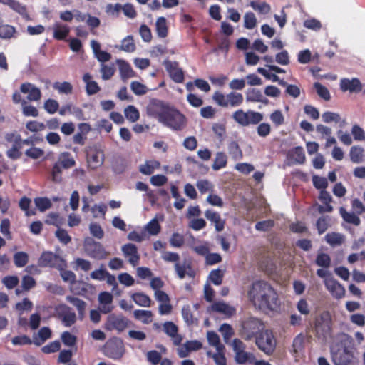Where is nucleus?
Wrapping results in <instances>:
<instances>
[{"mask_svg": "<svg viewBox=\"0 0 365 365\" xmlns=\"http://www.w3.org/2000/svg\"><path fill=\"white\" fill-rule=\"evenodd\" d=\"M250 302L256 309L262 312H276L280 307V300L275 289L267 282L256 281L247 292Z\"/></svg>", "mask_w": 365, "mask_h": 365, "instance_id": "nucleus-1", "label": "nucleus"}, {"mask_svg": "<svg viewBox=\"0 0 365 365\" xmlns=\"http://www.w3.org/2000/svg\"><path fill=\"white\" fill-rule=\"evenodd\" d=\"M160 123L172 130L180 131L186 127L187 118L178 110L171 106Z\"/></svg>", "mask_w": 365, "mask_h": 365, "instance_id": "nucleus-2", "label": "nucleus"}, {"mask_svg": "<svg viewBox=\"0 0 365 365\" xmlns=\"http://www.w3.org/2000/svg\"><path fill=\"white\" fill-rule=\"evenodd\" d=\"M263 324L255 317H249L242 322L240 335L246 341L258 336L263 330Z\"/></svg>", "mask_w": 365, "mask_h": 365, "instance_id": "nucleus-3", "label": "nucleus"}, {"mask_svg": "<svg viewBox=\"0 0 365 365\" xmlns=\"http://www.w3.org/2000/svg\"><path fill=\"white\" fill-rule=\"evenodd\" d=\"M232 118L239 125L245 127L251 124H258L263 120L264 116L262 113L259 112L251 110L244 111L243 110L240 109L233 113Z\"/></svg>", "mask_w": 365, "mask_h": 365, "instance_id": "nucleus-4", "label": "nucleus"}, {"mask_svg": "<svg viewBox=\"0 0 365 365\" xmlns=\"http://www.w3.org/2000/svg\"><path fill=\"white\" fill-rule=\"evenodd\" d=\"M170 106L156 98H152L146 106L148 116L155 118L160 123L170 108Z\"/></svg>", "mask_w": 365, "mask_h": 365, "instance_id": "nucleus-5", "label": "nucleus"}, {"mask_svg": "<svg viewBox=\"0 0 365 365\" xmlns=\"http://www.w3.org/2000/svg\"><path fill=\"white\" fill-rule=\"evenodd\" d=\"M103 352L105 356L110 359H120L125 352L123 341L118 337L108 340L103 347Z\"/></svg>", "mask_w": 365, "mask_h": 365, "instance_id": "nucleus-6", "label": "nucleus"}, {"mask_svg": "<svg viewBox=\"0 0 365 365\" xmlns=\"http://www.w3.org/2000/svg\"><path fill=\"white\" fill-rule=\"evenodd\" d=\"M255 344L264 354L271 355L275 350L277 342L272 331L265 330L256 337Z\"/></svg>", "mask_w": 365, "mask_h": 365, "instance_id": "nucleus-7", "label": "nucleus"}, {"mask_svg": "<svg viewBox=\"0 0 365 365\" xmlns=\"http://www.w3.org/2000/svg\"><path fill=\"white\" fill-rule=\"evenodd\" d=\"M38 264L40 267H55L58 269H63L66 266L61 256L51 252H43L38 259Z\"/></svg>", "mask_w": 365, "mask_h": 365, "instance_id": "nucleus-8", "label": "nucleus"}, {"mask_svg": "<svg viewBox=\"0 0 365 365\" xmlns=\"http://www.w3.org/2000/svg\"><path fill=\"white\" fill-rule=\"evenodd\" d=\"M130 321L122 314H110L107 317L104 327L106 330L124 331L129 325Z\"/></svg>", "mask_w": 365, "mask_h": 365, "instance_id": "nucleus-9", "label": "nucleus"}, {"mask_svg": "<svg viewBox=\"0 0 365 365\" xmlns=\"http://www.w3.org/2000/svg\"><path fill=\"white\" fill-rule=\"evenodd\" d=\"M314 329L318 337L326 338L331 332V319L329 313H322L315 322Z\"/></svg>", "mask_w": 365, "mask_h": 365, "instance_id": "nucleus-10", "label": "nucleus"}, {"mask_svg": "<svg viewBox=\"0 0 365 365\" xmlns=\"http://www.w3.org/2000/svg\"><path fill=\"white\" fill-rule=\"evenodd\" d=\"M85 250L91 257L98 260L106 259L108 255V252L105 250L102 245L93 240L86 242Z\"/></svg>", "mask_w": 365, "mask_h": 365, "instance_id": "nucleus-11", "label": "nucleus"}, {"mask_svg": "<svg viewBox=\"0 0 365 365\" xmlns=\"http://www.w3.org/2000/svg\"><path fill=\"white\" fill-rule=\"evenodd\" d=\"M331 356L335 365H349L353 359L351 351L346 347L338 349L336 351L332 349Z\"/></svg>", "mask_w": 365, "mask_h": 365, "instance_id": "nucleus-12", "label": "nucleus"}, {"mask_svg": "<svg viewBox=\"0 0 365 365\" xmlns=\"http://www.w3.org/2000/svg\"><path fill=\"white\" fill-rule=\"evenodd\" d=\"M56 311L65 327H71L76 322V315L70 307L60 304L57 307Z\"/></svg>", "mask_w": 365, "mask_h": 365, "instance_id": "nucleus-13", "label": "nucleus"}, {"mask_svg": "<svg viewBox=\"0 0 365 365\" xmlns=\"http://www.w3.org/2000/svg\"><path fill=\"white\" fill-rule=\"evenodd\" d=\"M327 289L336 299H341L345 295L344 287L333 277L326 278L324 281Z\"/></svg>", "mask_w": 365, "mask_h": 365, "instance_id": "nucleus-14", "label": "nucleus"}, {"mask_svg": "<svg viewBox=\"0 0 365 365\" xmlns=\"http://www.w3.org/2000/svg\"><path fill=\"white\" fill-rule=\"evenodd\" d=\"M87 161L88 166L92 169L101 166L104 161L103 152L97 148H91L87 154Z\"/></svg>", "mask_w": 365, "mask_h": 365, "instance_id": "nucleus-15", "label": "nucleus"}, {"mask_svg": "<svg viewBox=\"0 0 365 365\" xmlns=\"http://www.w3.org/2000/svg\"><path fill=\"white\" fill-rule=\"evenodd\" d=\"M121 251L123 255L128 258V262L133 267H135L138 264L140 261V255L135 245L132 243L125 244L122 246Z\"/></svg>", "mask_w": 365, "mask_h": 365, "instance_id": "nucleus-16", "label": "nucleus"}, {"mask_svg": "<svg viewBox=\"0 0 365 365\" xmlns=\"http://www.w3.org/2000/svg\"><path fill=\"white\" fill-rule=\"evenodd\" d=\"M163 65L175 82L182 83L184 81L183 71L181 68H178V63L165 60L163 62Z\"/></svg>", "mask_w": 365, "mask_h": 365, "instance_id": "nucleus-17", "label": "nucleus"}, {"mask_svg": "<svg viewBox=\"0 0 365 365\" xmlns=\"http://www.w3.org/2000/svg\"><path fill=\"white\" fill-rule=\"evenodd\" d=\"M20 91L23 93H28L27 99L29 101H38L41 98V90L31 83H24L20 86Z\"/></svg>", "mask_w": 365, "mask_h": 365, "instance_id": "nucleus-18", "label": "nucleus"}, {"mask_svg": "<svg viewBox=\"0 0 365 365\" xmlns=\"http://www.w3.org/2000/svg\"><path fill=\"white\" fill-rule=\"evenodd\" d=\"M340 88L343 91H349L351 93H358L361 91L362 85L357 78H342L340 81Z\"/></svg>", "mask_w": 365, "mask_h": 365, "instance_id": "nucleus-19", "label": "nucleus"}, {"mask_svg": "<svg viewBox=\"0 0 365 365\" xmlns=\"http://www.w3.org/2000/svg\"><path fill=\"white\" fill-rule=\"evenodd\" d=\"M0 4L8 6L11 9L20 14L26 20L30 19L26 6L16 0H0Z\"/></svg>", "mask_w": 365, "mask_h": 365, "instance_id": "nucleus-20", "label": "nucleus"}, {"mask_svg": "<svg viewBox=\"0 0 365 365\" xmlns=\"http://www.w3.org/2000/svg\"><path fill=\"white\" fill-rule=\"evenodd\" d=\"M163 331L169 336L175 345H179L182 339L180 335L178 334V327L172 322H165L163 324Z\"/></svg>", "mask_w": 365, "mask_h": 365, "instance_id": "nucleus-21", "label": "nucleus"}, {"mask_svg": "<svg viewBox=\"0 0 365 365\" xmlns=\"http://www.w3.org/2000/svg\"><path fill=\"white\" fill-rule=\"evenodd\" d=\"M205 216L215 225L216 231L221 232L224 230L225 220L221 218L218 212L208 210L205 212Z\"/></svg>", "mask_w": 365, "mask_h": 365, "instance_id": "nucleus-22", "label": "nucleus"}, {"mask_svg": "<svg viewBox=\"0 0 365 365\" xmlns=\"http://www.w3.org/2000/svg\"><path fill=\"white\" fill-rule=\"evenodd\" d=\"M246 101L247 102H260L266 105L269 103V100L264 96L260 90L257 88L247 89Z\"/></svg>", "mask_w": 365, "mask_h": 365, "instance_id": "nucleus-23", "label": "nucleus"}, {"mask_svg": "<svg viewBox=\"0 0 365 365\" xmlns=\"http://www.w3.org/2000/svg\"><path fill=\"white\" fill-rule=\"evenodd\" d=\"M174 268L178 277L180 279H184L186 275H188L190 277H193L191 266L186 262H184L183 263H180L179 262L175 263Z\"/></svg>", "mask_w": 365, "mask_h": 365, "instance_id": "nucleus-24", "label": "nucleus"}, {"mask_svg": "<svg viewBox=\"0 0 365 365\" xmlns=\"http://www.w3.org/2000/svg\"><path fill=\"white\" fill-rule=\"evenodd\" d=\"M326 242L331 247L341 245L345 242V236L339 232H329L325 235Z\"/></svg>", "mask_w": 365, "mask_h": 365, "instance_id": "nucleus-25", "label": "nucleus"}, {"mask_svg": "<svg viewBox=\"0 0 365 365\" xmlns=\"http://www.w3.org/2000/svg\"><path fill=\"white\" fill-rule=\"evenodd\" d=\"M66 301L72 304L74 307H76L78 312V317L81 320L84 318L85 316V310H86V302L77 297H74L72 296H67L66 297Z\"/></svg>", "mask_w": 365, "mask_h": 365, "instance_id": "nucleus-26", "label": "nucleus"}, {"mask_svg": "<svg viewBox=\"0 0 365 365\" xmlns=\"http://www.w3.org/2000/svg\"><path fill=\"white\" fill-rule=\"evenodd\" d=\"M133 316L143 324H148L152 322L153 314L150 310L136 309L133 312Z\"/></svg>", "mask_w": 365, "mask_h": 365, "instance_id": "nucleus-27", "label": "nucleus"}, {"mask_svg": "<svg viewBox=\"0 0 365 365\" xmlns=\"http://www.w3.org/2000/svg\"><path fill=\"white\" fill-rule=\"evenodd\" d=\"M210 309L214 312L222 313L227 316H232L235 312L233 307L222 302L212 304Z\"/></svg>", "mask_w": 365, "mask_h": 365, "instance_id": "nucleus-28", "label": "nucleus"}, {"mask_svg": "<svg viewBox=\"0 0 365 365\" xmlns=\"http://www.w3.org/2000/svg\"><path fill=\"white\" fill-rule=\"evenodd\" d=\"M53 37L58 40L64 39L69 34L70 29L68 26L60 23H56L53 26Z\"/></svg>", "mask_w": 365, "mask_h": 365, "instance_id": "nucleus-29", "label": "nucleus"}, {"mask_svg": "<svg viewBox=\"0 0 365 365\" xmlns=\"http://www.w3.org/2000/svg\"><path fill=\"white\" fill-rule=\"evenodd\" d=\"M364 150L359 145L352 146L350 149L349 156L351 160L354 163H361L364 161Z\"/></svg>", "mask_w": 365, "mask_h": 365, "instance_id": "nucleus-30", "label": "nucleus"}, {"mask_svg": "<svg viewBox=\"0 0 365 365\" xmlns=\"http://www.w3.org/2000/svg\"><path fill=\"white\" fill-rule=\"evenodd\" d=\"M56 163H58V165L63 168L68 169L75 165V160L69 153L63 152L59 155L58 161Z\"/></svg>", "mask_w": 365, "mask_h": 365, "instance_id": "nucleus-31", "label": "nucleus"}, {"mask_svg": "<svg viewBox=\"0 0 365 365\" xmlns=\"http://www.w3.org/2000/svg\"><path fill=\"white\" fill-rule=\"evenodd\" d=\"M51 336V331L48 327H43L38 332L37 336L34 337V343L37 345H41L46 340Z\"/></svg>", "mask_w": 365, "mask_h": 365, "instance_id": "nucleus-32", "label": "nucleus"}, {"mask_svg": "<svg viewBox=\"0 0 365 365\" xmlns=\"http://www.w3.org/2000/svg\"><path fill=\"white\" fill-rule=\"evenodd\" d=\"M132 299L136 304L144 307H150L151 305L150 298L145 294L142 292L134 293Z\"/></svg>", "mask_w": 365, "mask_h": 365, "instance_id": "nucleus-33", "label": "nucleus"}, {"mask_svg": "<svg viewBox=\"0 0 365 365\" xmlns=\"http://www.w3.org/2000/svg\"><path fill=\"white\" fill-rule=\"evenodd\" d=\"M340 214L344 219L348 223L353 224L356 226H358L361 223L360 218L353 212H348L344 207H340Z\"/></svg>", "mask_w": 365, "mask_h": 365, "instance_id": "nucleus-34", "label": "nucleus"}, {"mask_svg": "<svg viewBox=\"0 0 365 365\" xmlns=\"http://www.w3.org/2000/svg\"><path fill=\"white\" fill-rule=\"evenodd\" d=\"M228 153L235 160H241L243 157L242 152L236 141H231L227 146Z\"/></svg>", "mask_w": 365, "mask_h": 365, "instance_id": "nucleus-35", "label": "nucleus"}, {"mask_svg": "<svg viewBox=\"0 0 365 365\" xmlns=\"http://www.w3.org/2000/svg\"><path fill=\"white\" fill-rule=\"evenodd\" d=\"M304 341L305 337L304 334H299L294 339L292 342V351L295 354L302 353L304 349Z\"/></svg>", "mask_w": 365, "mask_h": 365, "instance_id": "nucleus-36", "label": "nucleus"}, {"mask_svg": "<svg viewBox=\"0 0 365 365\" xmlns=\"http://www.w3.org/2000/svg\"><path fill=\"white\" fill-rule=\"evenodd\" d=\"M160 164L157 160L146 161L145 164L140 166V171L145 175H150L154 170L160 167Z\"/></svg>", "mask_w": 365, "mask_h": 365, "instance_id": "nucleus-37", "label": "nucleus"}, {"mask_svg": "<svg viewBox=\"0 0 365 365\" xmlns=\"http://www.w3.org/2000/svg\"><path fill=\"white\" fill-rule=\"evenodd\" d=\"M227 165V155L222 152H217L216 153L212 168L214 170H218L223 168Z\"/></svg>", "mask_w": 365, "mask_h": 365, "instance_id": "nucleus-38", "label": "nucleus"}, {"mask_svg": "<svg viewBox=\"0 0 365 365\" xmlns=\"http://www.w3.org/2000/svg\"><path fill=\"white\" fill-rule=\"evenodd\" d=\"M227 106L236 107L243 102V96L241 93L231 92L227 95Z\"/></svg>", "mask_w": 365, "mask_h": 365, "instance_id": "nucleus-39", "label": "nucleus"}, {"mask_svg": "<svg viewBox=\"0 0 365 365\" xmlns=\"http://www.w3.org/2000/svg\"><path fill=\"white\" fill-rule=\"evenodd\" d=\"M207 339L209 344L216 349H225V346L220 343L219 336L214 331H207Z\"/></svg>", "mask_w": 365, "mask_h": 365, "instance_id": "nucleus-40", "label": "nucleus"}, {"mask_svg": "<svg viewBox=\"0 0 365 365\" xmlns=\"http://www.w3.org/2000/svg\"><path fill=\"white\" fill-rule=\"evenodd\" d=\"M156 32L160 38H165L168 35V27L166 19L164 17H159L155 23Z\"/></svg>", "mask_w": 365, "mask_h": 365, "instance_id": "nucleus-41", "label": "nucleus"}, {"mask_svg": "<svg viewBox=\"0 0 365 365\" xmlns=\"http://www.w3.org/2000/svg\"><path fill=\"white\" fill-rule=\"evenodd\" d=\"M119 48L128 53L134 52L135 50V45L134 43L133 36L129 35L124 38L121 41Z\"/></svg>", "mask_w": 365, "mask_h": 365, "instance_id": "nucleus-42", "label": "nucleus"}, {"mask_svg": "<svg viewBox=\"0 0 365 365\" xmlns=\"http://www.w3.org/2000/svg\"><path fill=\"white\" fill-rule=\"evenodd\" d=\"M16 29L13 26L9 24L0 25V38L4 39H9L14 36Z\"/></svg>", "mask_w": 365, "mask_h": 365, "instance_id": "nucleus-43", "label": "nucleus"}, {"mask_svg": "<svg viewBox=\"0 0 365 365\" xmlns=\"http://www.w3.org/2000/svg\"><path fill=\"white\" fill-rule=\"evenodd\" d=\"M125 118L130 122L134 123L140 118V113L134 106H128L124 110Z\"/></svg>", "mask_w": 365, "mask_h": 365, "instance_id": "nucleus-44", "label": "nucleus"}, {"mask_svg": "<svg viewBox=\"0 0 365 365\" xmlns=\"http://www.w3.org/2000/svg\"><path fill=\"white\" fill-rule=\"evenodd\" d=\"M235 361L240 364H243L247 362L252 363L255 361V357L252 353L243 351L240 353H237L235 355Z\"/></svg>", "mask_w": 365, "mask_h": 365, "instance_id": "nucleus-45", "label": "nucleus"}, {"mask_svg": "<svg viewBox=\"0 0 365 365\" xmlns=\"http://www.w3.org/2000/svg\"><path fill=\"white\" fill-rule=\"evenodd\" d=\"M29 262V255L24 252H17L14 255V263L17 267H24Z\"/></svg>", "mask_w": 365, "mask_h": 365, "instance_id": "nucleus-46", "label": "nucleus"}, {"mask_svg": "<svg viewBox=\"0 0 365 365\" xmlns=\"http://www.w3.org/2000/svg\"><path fill=\"white\" fill-rule=\"evenodd\" d=\"M160 225L157 219L151 220L145 226L146 230L151 235H157L160 232Z\"/></svg>", "mask_w": 365, "mask_h": 365, "instance_id": "nucleus-47", "label": "nucleus"}, {"mask_svg": "<svg viewBox=\"0 0 365 365\" xmlns=\"http://www.w3.org/2000/svg\"><path fill=\"white\" fill-rule=\"evenodd\" d=\"M53 87L60 93L68 94L71 93L73 91L72 85L67 81H64L63 83L56 82L53 83Z\"/></svg>", "mask_w": 365, "mask_h": 365, "instance_id": "nucleus-48", "label": "nucleus"}, {"mask_svg": "<svg viewBox=\"0 0 365 365\" xmlns=\"http://www.w3.org/2000/svg\"><path fill=\"white\" fill-rule=\"evenodd\" d=\"M34 203L41 212H44L52 205L51 200L47 197H36L34 199Z\"/></svg>", "mask_w": 365, "mask_h": 365, "instance_id": "nucleus-49", "label": "nucleus"}, {"mask_svg": "<svg viewBox=\"0 0 365 365\" xmlns=\"http://www.w3.org/2000/svg\"><path fill=\"white\" fill-rule=\"evenodd\" d=\"M21 106L22 112L25 116L37 117L38 115V111L36 108L31 105H27L25 100L21 101Z\"/></svg>", "mask_w": 365, "mask_h": 365, "instance_id": "nucleus-50", "label": "nucleus"}, {"mask_svg": "<svg viewBox=\"0 0 365 365\" xmlns=\"http://www.w3.org/2000/svg\"><path fill=\"white\" fill-rule=\"evenodd\" d=\"M314 88H315L318 96L322 98L325 101H329L330 99V93L324 86L319 82H316L314 83Z\"/></svg>", "mask_w": 365, "mask_h": 365, "instance_id": "nucleus-51", "label": "nucleus"}, {"mask_svg": "<svg viewBox=\"0 0 365 365\" xmlns=\"http://www.w3.org/2000/svg\"><path fill=\"white\" fill-rule=\"evenodd\" d=\"M169 242L173 247L179 248L185 244V238L182 235L175 232L171 235Z\"/></svg>", "mask_w": 365, "mask_h": 365, "instance_id": "nucleus-52", "label": "nucleus"}, {"mask_svg": "<svg viewBox=\"0 0 365 365\" xmlns=\"http://www.w3.org/2000/svg\"><path fill=\"white\" fill-rule=\"evenodd\" d=\"M257 25V19L252 12H247L244 16V26L247 29H252Z\"/></svg>", "mask_w": 365, "mask_h": 365, "instance_id": "nucleus-53", "label": "nucleus"}, {"mask_svg": "<svg viewBox=\"0 0 365 365\" xmlns=\"http://www.w3.org/2000/svg\"><path fill=\"white\" fill-rule=\"evenodd\" d=\"M61 166L58 163H55L51 170V180L55 183H60L62 182V170Z\"/></svg>", "mask_w": 365, "mask_h": 365, "instance_id": "nucleus-54", "label": "nucleus"}, {"mask_svg": "<svg viewBox=\"0 0 365 365\" xmlns=\"http://www.w3.org/2000/svg\"><path fill=\"white\" fill-rule=\"evenodd\" d=\"M223 272L221 269H217L210 272L209 274V279L215 285H220L222 282Z\"/></svg>", "mask_w": 365, "mask_h": 365, "instance_id": "nucleus-55", "label": "nucleus"}, {"mask_svg": "<svg viewBox=\"0 0 365 365\" xmlns=\"http://www.w3.org/2000/svg\"><path fill=\"white\" fill-rule=\"evenodd\" d=\"M43 108L49 114H54L59 108V104L57 101L49 98L44 103Z\"/></svg>", "mask_w": 365, "mask_h": 365, "instance_id": "nucleus-56", "label": "nucleus"}, {"mask_svg": "<svg viewBox=\"0 0 365 365\" xmlns=\"http://www.w3.org/2000/svg\"><path fill=\"white\" fill-rule=\"evenodd\" d=\"M130 88L132 91L138 96L144 95L147 93L148 88L144 85L138 81H133L130 83Z\"/></svg>", "mask_w": 365, "mask_h": 365, "instance_id": "nucleus-57", "label": "nucleus"}, {"mask_svg": "<svg viewBox=\"0 0 365 365\" xmlns=\"http://www.w3.org/2000/svg\"><path fill=\"white\" fill-rule=\"evenodd\" d=\"M270 120L277 127L282 125L284 123V117L279 110H277L270 114Z\"/></svg>", "mask_w": 365, "mask_h": 365, "instance_id": "nucleus-58", "label": "nucleus"}, {"mask_svg": "<svg viewBox=\"0 0 365 365\" xmlns=\"http://www.w3.org/2000/svg\"><path fill=\"white\" fill-rule=\"evenodd\" d=\"M196 186L202 194L212 191L213 188L212 184L207 180H198L196 183Z\"/></svg>", "mask_w": 365, "mask_h": 365, "instance_id": "nucleus-59", "label": "nucleus"}, {"mask_svg": "<svg viewBox=\"0 0 365 365\" xmlns=\"http://www.w3.org/2000/svg\"><path fill=\"white\" fill-rule=\"evenodd\" d=\"M316 264L319 267L327 268L331 264L330 257L327 254L320 253L317 257Z\"/></svg>", "mask_w": 365, "mask_h": 365, "instance_id": "nucleus-60", "label": "nucleus"}, {"mask_svg": "<svg viewBox=\"0 0 365 365\" xmlns=\"http://www.w3.org/2000/svg\"><path fill=\"white\" fill-rule=\"evenodd\" d=\"M182 314L183 319L188 324H192L197 322V319L193 317L190 307L188 305L182 307Z\"/></svg>", "mask_w": 365, "mask_h": 365, "instance_id": "nucleus-61", "label": "nucleus"}, {"mask_svg": "<svg viewBox=\"0 0 365 365\" xmlns=\"http://www.w3.org/2000/svg\"><path fill=\"white\" fill-rule=\"evenodd\" d=\"M115 68L113 66L101 64V73L103 80L110 79L114 74Z\"/></svg>", "mask_w": 365, "mask_h": 365, "instance_id": "nucleus-62", "label": "nucleus"}, {"mask_svg": "<svg viewBox=\"0 0 365 365\" xmlns=\"http://www.w3.org/2000/svg\"><path fill=\"white\" fill-rule=\"evenodd\" d=\"M212 358L213 359L215 363L217 365H226L227 360L225 356V349L219 350L216 349V353L212 355Z\"/></svg>", "mask_w": 365, "mask_h": 365, "instance_id": "nucleus-63", "label": "nucleus"}, {"mask_svg": "<svg viewBox=\"0 0 365 365\" xmlns=\"http://www.w3.org/2000/svg\"><path fill=\"white\" fill-rule=\"evenodd\" d=\"M292 158L298 163L302 164L305 161V155L302 148L297 147L292 153Z\"/></svg>", "mask_w": 365, "mask_h": 365, "instance_id": "nucleus-64", "label": "nucleus"}]
</instances>
